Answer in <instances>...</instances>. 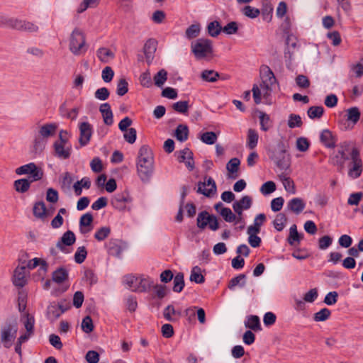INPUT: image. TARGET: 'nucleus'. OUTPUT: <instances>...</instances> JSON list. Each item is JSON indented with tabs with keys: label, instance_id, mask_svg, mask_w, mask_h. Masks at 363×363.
Returning <instances> with one entry per match:
<instances>
[{
	"label": "nucleus",
	"instance_id": "nucleus-1",
	"mask_svg": "<svg viewBox=\"0 0 363 363\" xmlns=\"http://www.w3.org/2000/svg\"><path fill=\"white\" fill-rule=\"evenodd\" d=\"M154 169V157L150 147L143 145L138 152L137 172L143 182L149 181Z\"/></svg>",
	"mask_w": 363,
	"mask_h": 363
},
{
	"label": "nucleus",
	"instance_id": "nucleus-2",
	"mask_svg": "<svg viewBox=\"0 0 363 363\" xmlns=\"http://www.w3.org/2000/svg\"><path fill=\"white\" fill-rule=\"evenodd\" d=\"M88 48L84 32L78 28H74L69 38V51L74 55L79 56L85 54Z\"/></svg>",
	"mask_w": 363,
	"mask_h": 363
},
{
	"label": "nucleus",
	"instance_id": "nucleus-3",
	"mask_svg": "<svg viewBox=\"0 0 363 363\" xmlns=\"http://www.w3.org/2000/svg\"><path fill=\"white\" fill-rule=\"evenodd\" d=\"M267 155L279 169L286 170L289 168V155H286V147L283 142H279L277 148L269 149Z\"/></svg>",
	"mask_w": 363,
	"mask_h": 363
},
{
	"label": "nucleus",
	"instance_id": "nucleus-4",
	"mask_svg": "<svg viewBox=\"0 0 363 363\" xmlns=\"http://www.w3.org/2000/svg\"><path fill=\"white\" fill-rule=\"evenodd\" d=\"M349 155L348 177L352 179H357L361 176L363 171V162L360 155V150L354 146L350 149Z\"/></svg>",
	"mask_w": 363,
	"mask_h": 363
},
{
	"label": "nucleus",
	"instance_id": "nucleus-5",
	"mask_svg": "<svg viewBox=\"0 0 363 363\" xmlns=\"http://www.w3.org/2000/svg\"><path fill=\"white\" fill-rule=\"evenodd\" d=\"M350 151L348 142L340 143L337 145V152H334L330 157V164L336 167L339 171L342 170L345 167V161L350 158Z\"/></svg>",
	"mask_w": 363,
	"mask_h": 363
},
{
	"label": "nucleus",
	"instance_id": "nucleus-6",
	"mask_svg": "<svg viewBox=\"0 0 363 363\" xmlns=\"http://www.w3.org/2000/svg\"><path fill=\"white\" fill-rule=\"evenodd\" d=\"M191 50L196 58H204L213 53V43L209 39L199 38L191 44Z\"/></svg>",
	"mask_w": 363,
	"mask_h": 363
},
{
	"label": "nucleus",
	"instance_id": "nucleus-7",
	"mask_svg": "<svg viewBox=\"0 0 363 363\" xmlns=\"http://www.w3.org/2000/svg\"><path fill=\"white\" fill-rule=\"evenodd\" d=\"M18 325L15 322L6 323L1 327L0 341L6 348H10L16 337Z\"/></svg>",
	"mask_w": 363,
	"mask_h": 363
},
{
	"label": "nucleus",
	"instance_id": "nucleus-8",
	"mask_svg": "<svg viewBox=\"0 0 363 363\" xmlns=\"http://www.w3.org/2000/svg\"><path fill=\"white\" fill-rule=\"evenodd\" d=\"M15 172L18 175L30 174L28 179L32 181H39L44 175L43 169L38 167L34 162H30L16 168Z\"/></svg>",
	"mask_w": 363,
	"mask_h": 363
},
{
	"label": "nucleus",
	"instance_id": "nucleus-9",
	"mask_svg": "<svg viewBox=\"0 0 363 363\" xmlns=\"http://www.w3.org/2000/svg\"><path fill=\"white\" fill-rule=\"evenodd\" d=\"M197 192L207 197H211L216 193V184L211 177H205L204 182L198 184Z\"/></svg>",
	"mask_w": 363,
	"mask_h": 363
},
{
	"label": "nucleus",
	"instance_id": "nucleus-10",
	"mask_svg": "<svg viewBox=\"0 0 363 363\" xmlns=\"http://www.w3.org/2000/svg\"><path fill=\"white\" fill-rule=\"evenodd\" d=\"M262 82L260 87L262 90L267 89L269 86H272L276 82L277 79L268 66H263L261 69Z\"/></svg>",
	"mask_w": 363,
	"mask_h": 363
},
{
	"label": "nucleus",
	"instance_id": "nucleus-11",
	"mask_svg": "<svg viewBox=\"0 0 363 363\" xmlns=\"http://www.w3.org/2000/svg\"><path fill=\"white\" fill-rule=\"evenodd\" d=\"M54 155L60 160L69 159L71 156L72 148L69 143H60L54 142L53 143Z\"/></svg>",
	"mask_w": 363,
	"mask_h": 363
},
{
	"label": "nucleus",
	"instance_id": "nucleus-12",
	"mask_svg": "<svg viewBox=\"0 0 363 363\" xmlns=\"http://www.w3.org/2000/svg\"><path fill=\"white\" fill-rule=\"evenodd\" d=\"M132 201V198L129 193L123 191L121 193L116 194L111 199L112 206L118 210L122 211L125 208L126 203H129Z\"/></svg>",
	"mask_w": 363,
	"mask_h": 363
},
{
	"label": "nucleus",
	"instance_id": "nucleus-13",
	"mask_svg": "<svg viewBox=\"0 0 363 363\" xmlns=\"http://www.w3.org/2000/svg\"><path fill=\"white\" fill-rule=\"evenodd\" d=\"M79 143L81 147L86 145L90 141L92 135V127L88 122H82L79 125Z\"/></svg>",
	"mask_w": 363,
	"mask_h": 363
},
{
	"label": "nucleus",
	"instance_id": "nucleus-14",
	"mask_svg": "<svg viewBox=\"0 0 363 363\" xmlns=\"http://www.w3.org/2000/svg\"><path fill=\"white\" fill-rule=\"evenodd\" d=\"M26 267L25 265L18 266L13 272V284L18 287H23L26 284Z\"/></svg>",
	"mask_w": 363,
	"mask_h": 363
},
{
	"label": "nucleus",
	"instance_id": "nucleus-15",
	"mask_svg": "<svg viewBox=\"0 0 363 363\" xmlns=\"http://www.w3.org/2000/svg\"><path fill=\"white\" fill-rule=\"evenodd\" d=\"M252 204V197L246 195L243 196L239 201L234 202L233 204V208L238 216H242V211L250 208Z\"/></svg>",
	"mask_w": 363,
	"mask_h": 363
},
{
	"label": "nucleus",
	"instance_id": "nucleus-16",
	"mask_svg": "<svg viewBox=\"0 0 363 363\" xmlns=\"http://www.w3.org/2000/svg\"><path fill=\"white\" fill-rule=\"evenodd\" d=\"M179 162L185 163L186 167L189 171L194 169V161L193 158V152L187 147L179 152L177 157Z\"/></svg>",
	"mask_w": 363,
	"mask_h": 363
},
{
	"label": "nucleus",
	"instance_id": "nucleus-17",
	"mask_svg": "<svg viewBox=\"0 0 363 363\" xmlns=\"http://www.w3.org/2000/svg\"><path fill=\"white\" fill-rule=\"evenodd\" d=\"M57 129V125L54 123H45L40 125L38 132L35 133L48 141V138L54 136Z\"/></svg>",
	"mask_w": 363,
	"mask_h": 363
},
{
	"label": "nucleus",
	"instance_id": "nucleus-18",
	"mask_svg": "<svg viewBox=\"0 0 363 363\" xmlns=\"http://www.w3.org/2000/svg\"><path fill=\"white\" fill-rule=\"evenodd\" d=\"M154 286V281L150 277H140L133 291L137 293H143L149 291Z\"/></svg>",
	"mask_w": 363,
	"mask_h": 363
},
{
	"label": "nucleus",
	"instance_id": "nucleus-19",
	"mask_svg": "<svg viewBox=\"0 0 363 363\" xmlns=\"http://www.w3.org/2000/svg\"><path fill=\"white\" fill-rule=\"evenodd\" d=\"M76 241L74 233L71 230H67L63 233L60 240L57 242L56 247L61 251H64L65 246H71Z\"/></svg>",
	"mask_w": 363,
	"mask_h": 363
},
{
	"label": "nucleus",
	"instance_id": "nucleus-20",
	"mask_svg": "<svg viewBox=\"0 0 363 363\" xmlns=\"http://www.w3.org/2000/svg\"><path fill=\"white\" fill-rule=\"evenodd\" d=\"M306 207L304 201L298 197L293 198L289 200L286 205L287 210L294 213L296 215L300 214Z\"/></svg>",
	"mask_w": 363,
	"mask_h": 363
},
{
	"label": "nucleus",
	"instance_id": "nucleus-21",
	"mask_svg": "<svg viewBox=\"0 0 363 363\" xmlns=\"http://www.w3.org/2000/svg\"><path fill=\"white\" fill-rule=\"evenodd\" d=\"M64 312L65 309L62 308L61 305L51 303L47 308V318L52 322L57 320Z\"/></svg>",
	"mask_w": 363,
	"mask_h": 363
},
{
	"label": "nucleus",
	"instance_id": "nucleus-22",
	"mask_svg": "<svg viewBox=\"0 0 363 363\" xmlns=\"http://www.w3.org/2000/svg\"><path fill=\"white\" fill-rule=\"evenodd\" d=\"M99 111L102 115L104 123L111 125L113 123V115L110 104L108 103L101 104Z\"/></svg>",
	"mask_w": 363,
	"mask_h": 363
},
{
	"label": "nucleus",
	"instance_id": "nucleus-23",
	"mask_svg": "<svg viewBox=\"0 0 363 363\" xmlns=\"http://www.w3.org/2000/svg\"><path fill=\"white\" fill-rule=\"evenodd\" d=\"M321 143L328 148H334L335 147L336 139L331 131L328 129L323 130L320 135Z\"/></svg>",
	"mask_w": 363,
	"mask_h": 363
},
{
	"label": "nucleus",
	"instance_id": "nucleus-24",
	"mask_svg": "<svg viewBox=\"0 0 363 363\" xmlns=\"http://www.w3.org/2000/svg\"><path fill=\"white\" fill-rule=\"evenodd\" d=\"M34 182L28 178L17 179L13 182V189L18 193L24 194L29 190L31 183Z\"/></svg>",
	"mask_w": 363,
	"mask_h": 363
},
{
	"label": "nucleus",
	"instance_id": "nucleus-25",
	"mask_svg": "<svg viewBox=\"0 0 363 363\" xmlns=\"http://www.w3.org/2000/svg\"><path fill=\"white\" fill-rule=\"evenodd\" d=\"M107 247L109 255L116 257L118 258L121 257V254L123 252V249L120 244V240L116 239L110 240L108 241Z\"/></svg>",
	"mask_w": 363,
	"mask_h": 363
},
{
	"label": "nucleus",
	"instance_id": "nucleus-26",
	"mask_svg": "<svg viewBox=\"0 0 363 363\" xmlns=\"http://www.w3.org/2000/svg\"><path fill=\"white\" fill-rule=\"evenodd\" d=\"M93 219V216L91 213H86L81 216L79 220V230L81 233L86 234L90 232L91 228H86L91 226Z\"/></svg>",
	"mask_w": 363,
	"mask_h": 363
},
{
	"label": "nucleus",
	"instance_id": "nucleus-27",
	"mask_svg": "<svg viewBox=\"0 0 363 363\" xmlns=\"http://www.w3.org/2000/svg\"><path fill=\"white\" fill-rule=\"evenodd\" d=\"M96 56L101 62L108 63L114 58L115 54L110 49L103 47L97 50Z\"/></svg>",
	"mask_w": 363,
	"mask_h": 363
},
{
	"label": "nucleus",
	"instance_id": "nucleus-28",
	"mask_svg": "<svg viewBox=\"0 0 363 363\" xmlns=\"http://www.w3.org/2000/svg\"><path fill=\"white\" fill-rule=\"evenodd\" d=\"M157 49V42L154 39H149L144 45V53L148 62L153 58V55Z\"/></svg>",
	"mask_w": 363,
	"mask_h": 363
},
{
	"label": "nucleus",
	"instance_id": "nucleus-29",
	"mask_svg": "<svg viewBox=\"0 0 363 363\" xmlns=\"http://www.w3.org/2000/svg\"><path fill=\"white\" fill-rule=\"evenodd\" d=\"M240 164V160L237 157H234V158L230 159L228 161V162L226 164V169L230 174H233L238 172ZM237 177H238L237 174L235 176H233V175L230 176V178L234 179H236Z\"/></svg>",
	"mask_w": 363,
	"mask_h": 363
},
{
	"label": "nucleus",
	"instance_id": "nucleus-30",
	"mask_svg": "<svg viewBox=\"0 0 363 363\" xmlns=\"http://www.w3.org/2000/svg\"><path fill=\"white\" fill-rule=\"evenodd\" d=\"M259 118L262 130L266 132L272 127V121L268 114L260 111L259 113Z\"/></svg>",
	"mask_w": 363,
	"mask_h": 363
},
{
	"label": "nucleus",
	"instance_id": "nucleus-31",
	"mask_svg": "<svg viewBox=\"0 0 363 363\" xmlns=\"http://www.w3.org/2000/svg\"><path fill=\"white\" fill-rule=\"evenodd\" d=\"M189 128L188 126L183 124H179L175 130V137L177 140L184 142L188 139Z\"/></svg>",
	"mask_w": 363,
	"mask_h": 363
},
{
	"label": "nucleus",
	"instance_id": "nucleus-32",
	"mask_svg": "<svg viewBox=\"0 0 363 363\" xmlns=\"http://www.w3.org/2000/svg\"><path fill=\"white\" fill-rule=\"evenodd\" d=\"M173 291L177 293L181 292L184 287V274L182 272L177 273L173 277Z\"/></svg>",
	"mask_w": 363,
	"mask_h": 363
},
{
	"label": "nucleus",
	"instance_id": "nucleus-33",
	"mask_svg": "<svg viewBox=\"0 0 363 363\" xmlns=\"http://www.w3.org/2000/svg\"><path fill=\"white\" fill-rule=\"evenodd\" d=\"M201 77L208 82H215L220 78L219 73L213 69H205L201 72Z\"/></svg>",
	"mask_w": 363,
	"mask_h": 363
},
{
	"label": "nucleus",
	"instance_id": "nucleus-34",
	"mask_svg": "<svg viewBox=\"0 0 363 363\" xmlns=\"http://www.w3.org/2000/svg\"><path fill=\"white\" fill-rule=\"evenodd\" d=\"M259 135L257 132L254 129H249L247 132V147L252 150L254 149L258 143Z\"/></svg>",
	"mask_w": 363,
	"mask_h": 363
},
{
	"label": "nucleus",
	"instance_id": "nucleus-35",
	"mask_svg": "<svg viewBox=\"0 0 363 363\" xmlns=\"http://www.w3.org/2000/svg\"><path fill=\"white\" fill-rule=\"evenodd\" d=\"M207 30L209 35L215 38L222 31V26L218 21H213L208 24Z\"/></svg>",
	"mask_w": 363,
	"mask_h": 363
},
{
	"label": "nucleus",
	"instance_id": "nucleus-36",
	"mask_svg": "<svg viewBox=\"0 0 363 363\" xmlns=\"http://www.w3.org/2000/svg\"><path fill=\"white\" fill-rule=\"evenodd\" d=\"M46 144V140L43 139L42 137L38 136L37 134H35L33 140V150L35 153H41L45 149Z\"/></svg>",
	"mask_w": 363,
	"mask_h": 363
},
{
	"label": "nucleus",
	"instance_id": "nucleus-37",
	"mask_svg": "<svg viewBox=\"0 0 363 363\" xmlns=\"http://www.w3.org/2000/svg\"><path fill=\"white\" fill-rule=\"evenodd\" d=\"M279 178L283 183L285 190L288 193L294 194L296 193V188L293 180H291L290 177H286L285 174L279 175Z\"/></svg>",
	"mask_w": 363,
	"mask_h": 363
},
{
	"label": "nucleus",
	"instance_id": "nucleus-38",
	"mask_svg": "<svg viewBox=\"0 0 363 363\" xmlns=\"http://www.w3.org/2000/svg\"><path fill=\"white\" fill-rule=\"evenodd\" d=\"M33 215L38 218H43L46 216V207L43 201H38L34 204Z\"/></svg>",
	"mask_w": 363,
	"mask_h": 363
},
{
	"label": "nucleus",
	"instance_id": "nucleus-39",
	"mask_svg": "<svg viewBox=\"0 0 363 363\" xmlns=\"http://www.w3.org/2000/svg\"><path fill=\"white\" fill-rule=\"evenodd\" d=\"M245 279L246 276L244 274H240L238 276L231 279L228 283V289L230 290H233L238 285H239L240 287L245 286L246 283Z\"/></svg>",
	"mask_w": 363,
	"mask_h": 363
},
{
	"label": "nucleus",
	"instance_id": "nucleus-40",
	"mask_svg": "<svg viewBox=\"0 0 363 363\" xmlns=\"http://www.w3.org/2000/svg\"><path fill=\"white\" fill-rule=\"evenodd\" d=\"M190 280L196 284H202L205 281L204 277L201 274V268L195 266L192 268L190 275Z\"/></svg>",
	"mask_w": 363,
	"mask_h": 363
},
{
	"label": "nucleus",
	"instance_id": "nucleus-41",
	"mask_svg": "<svg viewBox=\"0 0 363 363\" xmlns=\"http://www.w3.org/2000/svg\"><path fill=\"white\" fill-rule=\"evenodd\" d=\"M324 113V108L321 106H311L307 111V114L311 119L320 118Z\"/></svg>",
	"mask_w": 363,
	"mask_h": 363
},
{
	"label": "nucleus",
	"instance_id": "nucleus-42",
	"mask_svg": "<svg viewBox=\"0 0 363 363\" xmlns=\"http://www.w3.org/2000/svg\"><path fill=\"white\" fill-rule=\"evenodd\" d=\"M80 183H84L83 187L86 189H89L91 186V182L88 177H84L80 181H77L73 186L74 193L77 196H80L82 193V186H80Z\"/></svg>",
	"mask_w": 363,
	"mask_h": 363
},
{
	"label": "nucleus",
	"instance_id": "nucleus-43",
	"mask_svg": "<svg viewBox=\"0 0 363 363\" xmlns=\"http://www.w3.org/2000/svg\"><path fill=\"white\" fill-rule=\"evenodd\" d=\"M68 278V273L64 268H59L52 274V280L57 283L61 284Z\"/></svg>",
	"mask_w": 363,
	"mask_h": 363
},
{
	"label": "nucleus",
	"instance_id": "nucleus-44",
	"mask_svg": "<svg viewBox=\"0 0 363 363\" xmlns=\"http://www.w3.org/2000/svg\"><path fill=\"white\" fill-rule=\"evenodd\" d=\"M201 31V26L199 23H194L189 26L185 32V36L188 39H193L196 38Z\"/></svg>",
	"mask_w": 363,
	"mask_h": 363
},
{
	"label": "nucleus",
	"instance_id": "nucleus-45",
	"mask_svg": "<svg viewBox=\"0 0 363 363\" xmlns=\"http://www.w3.org/2000/svg\"><path fill=\"white\" fill-rule=\"evenodd\" d=\"M245 327L255 331L259 330L261 327L259 317L252 315H250L245 322Z\"/></svg>",
	"mask_w": 363,
	"mask_h": 363
},
{
	"label": "nucleus",
	"instance_id": "nucleus-46",
	"mask_svg": "<svg viewBox=\"0 0 363 363\" xmlns=\"http://www.w3.org/2000/svg\"><path fill=\"white\" fill-rule=\"evenodd\" d=\"M155 84L158 87H162L167 79V72L162 69L153 77Z\"/></svg>",
	"mask_w": 363,
	"mask_h": 363
},
{
	"label": "nucleus",
	"instance_id": "nucleus-47",
	"mask_svg": "<svg viewBox=\"0 0 363 363\" xmlns=\"http://www.w3.org/2000/svg\"><path fill=\"white\" fill-rule=\"evenodd\" d=\"M111 234V228L108 226L101 227L99 229H98L95 234H94V238L101 242L106 239L109 235Z\"/></svg>",
	"mask_w": 363,
	"mask_h": 363
},
{
	"label": "nucleus",
	"instance_id": "nucleus-48",
	"mask_svg": "<svg viewBox=\"0 0 363 363\" xmlns=\"http://www.w3.org/2000/svg\"><path fill=\"white\" fill-rule=\"evenodd\" d=\"M287 218L284 213H279L276 216L274 220V226L278 231H281L286 223Z\"/></svg>",
	"mask_w": 363,
	"mask_h": 363
},
{
	"label": "nucleus",
	"instance_id": "nucleus-49",
	"mask_svg": "<svg viewBox=\"0 0 363 363\" xmlns=\"http://www.w3.org/2000/svg\"><path fill=\"white\" fill-rule=\"evenodd\" d=\"M347 120L356 124L360 118V111L357 107H352L347 109Z\"/></svg>",
	"mask_w": 363,
	"mask_h": 363
},
{
	"label": "nucleus",
	"instance_id": "nucleus-50",
	"mask_svg": "<svg viewBox=\"0 0 363 363\" xmlns=\"http://www.w3.org/2000/svg\"><path fill=\"white\" fill-rule=\"evenodd\" d=\"M330 315L331 311L328 308H324L314 314L313 320L315 322L325 321L330 318Z\"/></svg>",
	"mask_w": 363,
	"mask_h": 363
},
{
	"label": "nucleus",
	"instance_id": "nucleus-51",
	"mask_svg": "<svg viewBox=\"0 0 363 363\" xmlns=\"http://www.w3.org/2000/svg\"><path fill=\"white\" fill-rule=\"evenodd\" d=\"M210 214L204 211L199 213L197 217V226L201 229H204L209 222Z\"/></svg>",
	"mask_w": 363,
	"mask_h": 363
},
{
	"label": "nucleus",
	"instance_id": "nucleus-52",
	"mask_svg": "<svg viewBox=\"0 0 363 363\" xmlns=\"http://www.w3.org/2000/svg\"><path fill=\"white\" fill-rule=\"evenodd\" d=\"M220 214L225 221L228 223L234 222L237 218V216L232 212L230 208L227 207H222Z\"/></svg>",
	"mask_w": 363,
	"mask_h": 363
},
{
	"label": "nucleus",
	"instance_id": "nucleus-53",
	"mask_svg": "<svg viewBox=\"0 0 363 363\" xmlns=\"http://www.w3.org/2000/svg\"><path fill=\"white\" fill-rule=\"evenodd\" d=\"M300 240H301V236L297 231L296 225H292L289 230V236L287 239L288 242L291 245H293L295 242H300Z\"/></svg>",
	"mask_w": 363,
	"mask_h": 363
},
{
	"label": "nucleus",
	"instance_id": "nucleus-54",
	"mask_svg": "<svg viewBox=\"0 0 363 363\" xmlns=\"http://www.w3.org/2000/svg\"><path fill=\"white\" fill-rule=\"evenodd\" d=\"M128 91V84L125 79L121 78L118 80L116 88V94L120 96H124Z\"/></svg>",
	"mask_w": 363,
	"mask_h": 363
},
{
	"label": "nucleus",
	"instance_id": "nucleus-55",
	"mask_svg": "<svg viewBox=\"0 0 363 363\" xmlns=\"http://www.w3.org/2000/svg\"><path fill=\"white\" fill-rule=\"evenodd\" d=\"M87 251L84 246L79 247L74 254V261L77 264H82L85 260Z\"/></svg>",
	"mask_w": 363,
	"mask_h": 363
},
{
	"label": "nucleus",
	"instance_id": "nucleus-56",
	"mask_svg": "<svg viewBox=\"0 0 363 363\" xmlns=\"http://www.w3.org/2000/svg\"><path fill=\"white\" fill-rule=\"evenodd\" d=\"M173 109L179 113L185 114L188 112L189 102L187 101H179L172 105Z\"/></svg>",
	"mask_w": 363,
	"mask_h": 363
},
{
	"label": "nucleus",
	"instance_id": "nucleus-57",
	"mask_svg": "<svg viewBox=\"0 0 363 363\" xmlns=\"http://www.w3.org/2000/svg\"><path fill=\"white\" fill-rule=\"evenodd\" d=\"M303 123L299 115L291 113L289 116L288 126L290 128L301 127Z\"/></svg>",
	"mask_w": 363,
	"mask_h": 363
},
{
	"label": "nucleus",
	"instance_id": "nucleus-58",
	"mask_svg": "<svg viewBox=\"0 0 363 363\" xmlns=\"http://www.w3.org/2000/svg\"><path fill=\"white\" fill-rule=\"evenodd\" d=\"M201 140L206 144L213 145L217 140V135L214 132H206L201 135Z\"/></svg>",
	"mask_w": 363,
	"mask_h": 363
},
{
	"label": "nucleus",
	"instance_id": "nucleus-59",
	"mask_svg": "<svg viewBox=\"0 0 363 363\" xmlns=\"http://www.w3.org/2000/svg\"><path fill=\"white\" fill-rule=\"evenodd\" d=\"M276 190V184L272 181H268L264 183L261 188L260 191L264 195H268L273 193Z\"/></svg>",
	"mask_w": 363,
	"mask_h": 363
},
{
	"label": "nucleus",
	"instance_id": "nucleus-60",
	"mask_svg": "<svg viewBox=\"0 0 363 363\" xmlns=\"http://www.w3.org/2000/svg\"><path fill=\"white\" fill-rule=\"evenodd\" d=\"M82 329L86 333H90L94 330V324L90 316H85L82 322Z\"/></svg>",
	"mask_w": 363,
	"mask_h": 363
},
{
	"label": "nucleus",
	"instance_id": "nucleus-61",
	"mask_svg": "<svg viewBox=\"0 0 363 363\" xmlns=\"http://www.w3.org/2000/svg\"><path fill=\"white\" fill-rule=\"evenodd\" d=\"M242 11L245 16L250 18H255L257 17L260 13V11L258 9L252 7L250 6H245L242 9Z\"/></svg>",
	"mask_w": 363,
	"mask_h": 363
},
{
	"label": "nucleus",
	"instance_id": "nucleus-62",
	"mask_svg": "<svg viewBox=\"0 0 363 363\" xmlns=\"http://www.w3.org/2000/svg\"><path fill=\"white\" fill-rule=\"evenodd\" d=\"M123 138L126 142L130 144H133L137 138V131L133 128H130L128 130L124 131Z\"/></svg>",
	"mask_w": 363,
	"mask_h": 363
},
{
	"label": "nucleus",
	"instance_id": "nucleus-63",
	"mask_svg": "<svg viewBox=\"0 0 363 363\" xmlns=\"http://www.w3.org/2000/svg\"><path fill=\"white\" fill-rule=\"evenodd\" d=\"M238 30V25L235 21L228 23L224 27H222V31L227 35H233L237 33Z\"/></svg>",
	"mask_w": 363,
	"mask_h": 363
},
{
	"label": "nucleus",
	"instance_id": "nucleus-64",
	"mask_svg": "<svg viewBox=\"0 0 363 363\" xmlns=\"http://www.w3.org/2000/svg\"><path fill=\"white\" fill-rule=\"evenodd\" d=\"M140 84L144 86L149 88L152 85V78L150 73L147 71L141 74L140 77Z\"/></svg>",
	"mask_w": 363,
	"mask_h": 363
}]
</instances>
